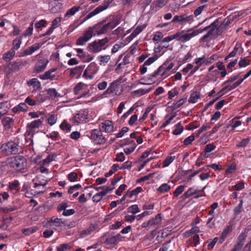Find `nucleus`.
Here are the masks:
<instances>
[{
  "label": "nucleus",
  "instance_id": "35",
  "mask_svg": "<svg viewBox=\"0 0 251 251\" xmlns=\"http://www.w3.org/2000/svg\"><path fill=\"white\" fill-rule=\"evenodd\" d=\"M197 190H193L192 188H189L186 192H185L182 195L183 199L188 198L198 193Z\"/></svg>",
  "mask_w": 251,
  "mask_h": 251
},
{
  "label": "nucleus",
  "instance_id": "55",
  "mask_svg": "<svg viewBox=\"0 0 251 251\" xmlns=\"http://www.w3.org/2000/svg\"><path fill=\"white\" fill-rule=\"evenodd\" d=\"M174 66V64L173 63H171L169 64V65L167 67H165V66H164V69H163L162 73L161 74V76L162 77L164 76V77H166V76H167V75H166V74L169 71H170L173 68V67Z\"/></svg>",
  "mask_w": 251,
  "mask_h": 251
},
{
  "label": "nucleus",
  "instance_id": "29",
  "mask_svg": "<svg viewBox=\"0 0 251 251\" xmlns=\"http://www.w3.org/2000/svg\"><path fill=\"white\" fill-rule=\"evenodd\" d=\"M200 98V94L197 91H194L191 94L188 99V102L191 103H195L197 102L198 100Z\"/></svg>",
  "mask_w": 251,
  "mask_h": 251
},
{
  "label": "nucleus",
  "instance_id": "44",
  "mask_svg": "<svg viewBox=\"0 0 251 251\" xmlns=\"http://www.w3.org/2000/svg\"><path fill=\"white\" fill-rule=\"evenodd\" d=\"M171 189V187L167 183H163L157 189V191L161 193H164L168 192Z\"/></svg>",
  "mask_w": 251,
  "mask_h": 251
},
{
  "label": "nucleus",
  "instance_id": "27",
  "mask_svg": "<svg viewBox=\"0 0 251 251\" xmlns=\"http://www.w3.org/2000/svg\"><path fill=\"white\" fill-rule=\"evenodd\" d=\"M145 27L146 26L144 25L138 26L133 30V32L129 35V38H130V40H132L137 35L143 31V30L145 28Z\"/></svg>",
  "mask_w": 251,
  "mask_h": 251
},
{
  "label": "nucleus",
  "instance_id": "45",
  "mask_svg": "<svg viewBox=\"0 0 251 251\" xmlns=\"http://www.w3.org/2000/svg\"><path fill=\"white\" fill-rule=\"evenodd\" d=\"M93 32V28H92V27H89L88 30L84 32L83 36L85 38V39H86V40L88 41L92 38Z\"/></svg>",
  "mask_w": 251,
  "mask_h": 251
},
{
  "label": "nucleus",
  "instance_id": "38",
  "mask_svg": "<svg viewBox=\"0 0 251 251\" xmlns=\"http://www.w3.org/2000/svg\"><path fill=\"white\" fill-rule=\"evenodd\" d=\"M142 191L141 187H137L132 191H128L126 193L128 194V198H131L134 196H137Z\"/></svg>",
  "mask_w": 251,
  "mask_h": 251
},
{
  "label": "nucleus",
  "instance_id": "19",
  "mask_svg": "<svg viewBox=\"0 0 251 251\" xmlns=\"http://www.w3.org/2000/svg\"><path fill=\"white\" fill-rule=\"evenodd\" d=\"M163 215L161 213H158L154 218H151L150 221L152 227L158 226L161 224Z\"/></svg>",
  "mask_w": 251,
  "mask_h": 251
},
{
  "label": "nucleus",
  "instance_id": "53",
  "mask_svg": "<svg viewBox=\"0 0 251 251\" xmlns=\"http://www.w3.org/2000/svg\"><path fill=\"white\" fill-rule=\"evenodd\" d=\"M210 128V126L207 125H202L201 128L195 132V135L196 137H199L200 135L203 132L206 131L208 129Z\"/></svg>",
  "mask_w": 251,
  "mask_h": 251
},
{
  "label": "nucleus",
  "instance_id": "33",
  "mask_svg": "<svg viewBox=\"0 0 251 251\" xmlns=\"http://www.w3.org/2000/svg\"><path fill=\"white\" fill-rule=\"evenodd\" d=\"M80 9V6H73L69 9L65 13V17H70L74 15L77 11Z\"/></svg>",
  "mask_w": 251,
  "mask_h": 251
},
{
  "label": "nucleus",
  "instance_id": "41",
  "mask_svg": "<svg viewBox=\"0 0 251 251\" xmlns=\"http://www.w3.org/2000/svg\"><path fill=\"white\" fill-rule=\"evenodd\" d=\"M250 141L251 137H250L246 138H244L241 140V141L237 144L236 147L237 148H245L247 146Z\"/></svg>",
  "mask_w": 251,
  "mask_h": 251
},
{
  "label": "nucleus",
  "instance_id": "25",
  "mask_svg": "<svg viewBox=\"0 0 251 251\" xmlns=\"http://www.w3.org/2000/svg\"><path fill=\"white\" fill-rule=\"evenodd\" d=\"M122 92V87L120 85H115L114 83H111V94L119 95Z\"/></svg>",
  "mask_w": 251,
  "mask_h": 251
},
{
  "label": "nucleus",
  "instance_id": "61",
  "mask_svg": "<svg viewBox=\"0 0 251 251\" xmlns=\"http://www.w3.org/2000/svg\"><path fill=\"white\" fill-rule=\"evenodd\" d=\"M17 209V207L16 206H14L13 207H0V212L3 213H8L9 212H11L15 211Z\"/></svg>",
  "mask_w": 251,
  "mask_h": 251
},
{
  "label": "nucleus",
  "instance_id": "4",
  "mask_svg": "<svg viewBox=\"0 0 251 251\" xmlns=\"http://www.w3.org/2000/svg\"><path fill=\"white\" fill-rule=\"evenodd\" d=\"M18 143L13 141H9L6 144L2 145L0 149L3 154L5 155H9L11 154L18 153Z\"/></svg>",
  "mask_w": 251,
  "mask_h": 251
},
{
  "label": "nucleus",
  "instance_id": "49",
  "mask_svg": "<svg viewBox=\"0 0 251 251\" xmlns=\"http://www.w3.org/2000/svg\"><path fill=\"white\" fill-rule=\"evenodd\" d=\"M246 236L244 235V234L241 233L238 237L239 241L235 246L237 247H240V249H241L243 245H244V242L246 240Z\"/></svg>",
  "mask_w": 251,
  "mask_h": 251
},
{
  "label": "nucleus",
  "instance_id": "59",
  "mask_svg": "<svg viewBox=\"0 0 251 251\" xmlns=\"http://www.w3.org/2000/svg\"><path fill=\"white\" fill-rule=\"evenodd\" d=\"M243 201L242 200H241L240 201L239 203L234 208V214L235 215H237L239 214L241 212L242 209V207H243Z\"/></svg>",
  "mask_w": 251,
  "mask_h": 251
},
{
  "label": "nucleus",
  "instance_id": "28",
  "mask_svg": "<svg viewBox=\"0 0 251 251\" xmlns=\"http://www.w3.org/2000/svg\"><path fill=\"white\" fill-rule=\"evenodd\" d=\"M39 228L36 226H31L27 228H23L22 233L26 236H28L37 231Z\"/></svg>",
  "mask_w": 251,
  "mask_h": 251
},
{
  "label": "nucleus",
  "instance_id": "20",
  "mask_svg": "<svg viewBox=\"0 0 251 251\" xmlns=\"http://www.w3.org/2000/svg\"><path fill=\"white\" fill-rule=\"evenodd\" d=\"M152 90L151 88H150L148 89L145 90L144 89H139L138 90H135L131 92V96L135 97H139L141 96H143L146 94L149 93Z\"/></svg>",
  "mask_w": 251,
  "mask_h": 251
},
{
  "label": "nucleus",
  "instance_id": "62",
  "mask_svg": "<svg viewBox=\"0 0 251 251\" xmlns=\"http://www.w3.org/2000/svg\"><path fill=\"white\" fill-rule=\"evenodd\" d=\"M77 178V174L75 172H71L68 176V179L71 182H75L76 181Z\"/></svg>",
  "mask_w": 251,
  "mask_h": 251
},
{
  "label": "nucleus",
  "instance_id": "43",
  "mask_svg": "<svg viewBox=\"0 0 251 251\" xmlns=\"http://www.w3.org/2000/svg\"><path fill=\"white\" fill-rule=\"evenodd\" d=\"M176 129L173 131V134L174 135H178L180 134L182 131H183L184 127L183 126L181 125L180 122L177 124L176 126Z\"/></svg>",
  "mask_w": 251,
  "mask_h": 251
},
{
  "label": "nucleus",
  "instance_id": "52",
  "mask_svg": "<svg viewBox=\"0 0 251 251\" xmlns=\"http://www.w3.org/2000/svg\"><path fill=\"white\" fill-rule=\"evenodd\" d=\"M207 5H203L201 6H200L198 7L197 8H196L194 11V15L195 17H197L201 15L202 11L204 10V9L206 8H207Z\"/></svg>",
  "mask_w": 251,
  "mask_h": 251
},
{
  "label": "nucleus",
  "instance_id": "64",
  "mask_svg": "<svg viewBox=\"0 0 251 251\" xmlns=\"http://www.w3.org/2000/svg\"><path fill=\"white\" fill-rule=\"evenodd\" d=\"M216 149V146L213 144H207L204 149L205 154L210 152Z\"/></svg>",
  "mask_w": 251,
  "mask_h": 251
},
{
  "label": "nucleus",
  "instance_id": "12",
  "mask_svg": "<svg viewBox=\"0 0 251 251\" xmlns=\"http://www.w3.org/2000/svg\"><path fill=\"white\" fill-rule=\"evenodd\" d=\"M57 70V68H52L47 71L43 75H40L39 78L42 80L50 79V80H57L58 78H56L54 75L52 73L55 72Z\"/></svg>",
  "mask_w": 251,
  "mask_h": 251
},
{
  "label": "nucleus",
  "instance_id": "5",
  "mask_svg": "<svg viewBox=\"0 0 251 251\" xmlns=\"http://www.w3.org/2000/svg\"><path fill=\"white\" fill-rule=\"evenodd\" d=\"M199 29H190L188 30L187 33H184V31L176 32V34L179 35L178 40L182 43L186 42L189 41L193 37L198 35L200 34Z\"/></svg>",
  "mask_w": 251,
  "mask_h": 251
},
{
  "label": "nucleus",
  "instance_id": "6",
  "mask_svg": "<svg viewBox=\"0 0 251 251\" xmlns=\"http://www.w3.org/2000/svg\"><path fill=\"white\" fill-rule=\"evenodd\" d=\"M108 42V39L107 37L102 40H99L98 41L95 40L88 45L87 49L93 53H96L100 51L101 50L100 48L105 45Z\"/></svg>",
  "mask_w": 251,
  "mask_h": 251
},
{
  "label": "nucleus",
  "instance_id": "34",
  "mask_svg": "<svg viewBox=\"0 0 251 251\" xmlns=\"http://www.w3.org/2000/svg\"><path fill=\"white\" fill-rule=\"evenodd\" d=\"M109 27L110 22L107 23L105 25H104L103 24L99 30H96V33L98 35H101L102 34H104L107 32Z\"/></svg>",
  "mask_w": 251,
  "mask_h": 251
},
{
  "label": "nucleus",
  "instance_id": "2",
  "mask_svg": "<svg viewBox=\"0 0 251 251\" xmlns=\"http://www.w3.org/2000/svg\"><path fill=\"white\" fill-rule=\"evenodd\" d=\"M220 23V19H217L209 25L203 28H199L200 33H201L204 31H207V33L203 36L200 39L201 42H205L207 41L209 38L214 39L216 36H219L220 34H218V29H221L219 26Z\"/></svg>",
  "mask_w": 251,
  "mask_h": 251
},
{
  "label": "nucleus",
  "instance_id": "1",
  "mask_svg": "<svg viewBox=\"0 0 251 251\" xmlns=\"http://www.w3.org/2000/svg\"><path fill=\"white\" fill-rule=\"evenodd\" d=\"M110 132V120H105L102 122L99 127V129H95L91 131L89 138L97 144H102L106 140Z\"/></svg>",
  "mask_w": 251,
  "mask_h": 251
},
{
  "label": "nucleus",
  "instance_id": "11",
  "mask_svg": "<svg viewBox=\"0 0 251 251\" xmlns=\"http://www.w3.org/2000/svg\"><path fill=\"white\" fill-rule=\"evenodd\" d=\"M106 4L104 5H100L98 7H97L96 9H95L93 11L89 13L86 17V19H88L93 17L94 16L98 14L100 12L103 11L106 9L108 7L109 4H110V0H106Z\"/></svg>",
  "mask_w": 251,
  "mask_h": 251
},
{
  "label": "nucleus",
  "instance_id": "40",
  "mask_svg": "<svg viewBox=\"0 0 251 251\" xmlns=\"http://www.w3.org/2000/svg\"><path fill=\"white\" fill-rule=\"evenodd\" d=\"M72 126L71 124L68 123L65 120L63 121V122L60 125V128L64 131H66L67 132H69L71 131Z\"/></svg>",
  "mask_w": 251,
  "mask_h": 251
},
{
  "label": "nucleus",
  "instance_id": "22",
  "mask_svg": "<svg viewBox=\"0 0 251 251\" xmlns=\"http://www.w3.org/2000/svg\"><path fill=\"white\" fill-rule=\"evenodd\" d=\"M84 67V65L79 66H76L74 68L71 69L70 73V75L72 77L75 76V75H80L82 73Z\"/></svg>",
  "mask_w": 251,
  "mask_h": 251
},
{
  "label": "nucleus",
  "instance_id": "46",
  "mask_svg": "<svg viewBox=\"0 0 251 251\" xmlns=\"http://www.w3.org/2000/svg\"><path fill=\"white\" fill-rule=\"evenodd\" d=\"M127 211L133 214H135L140 212L137 204H133L127 208Z\"/></svg>",
  "mask_w": 251,
  "mask_h": 251
},
{
  "label": "nucleus",
  "instance_id": "36",
  "mask_svg": "<svg viewBox=\"0 0 251 251\" xmlns=\"http://www.w3.org/2000/svg\"><path fill=\"white\" fill-rule=\"evenodd\" d=\"M130 143L131 145H129V147L126 148L124 149V152L127 155L132 153L135 150L137 146L134 141H132Z\"/></svg>",
  "mask_w": 251,
  "mask_h": 251
},
{
  "label": "nucleus",
  "instance_id": "57",
  "mask_svg": "<svg viewBox=\"0 0 251 251\" xmlns=\"http://www.w3.org/2000/svg\"><path fill=\"white\" fill-rule=\"evenodd\" d=\"M56 156V155L55 154L52 155H49L46 159L43 160V165H45L49 164L50 162H51L54 160V158Z\"/></svg>",
  "mask_w": 251,
  "mask_h": 251
},
{
  "label": "nucleus",
  "instance_id": "21",
  "mask_svg": "<svg viewBox=\"0 0 251 251\" xmlns=\"http://www.w3.org/2000/svg\"><path fill=\"white\" fill-rule=\"evenodd\" d=\"M200 232V228L197 226H192V228L185 231L183 234V237L185 238H187L192 235L197 234V233Z\"/></svg>",
  "mask_w": 251,
  "mask_h": 251
},
{
  "label": "nucleus",
  "instance_id": "8",
  "mask_svg": "<svg viewBox=\"0 0 251 251\" xmlns=\"http://www.w3.org/2000/svg\"><path fill=\"white\" fill-rule=\"evenodd\" d=\"M88 109H81L79 110L73 119V122L77 125L82 123H85L88 119Z\"/></svg>",
  "mask_w": 251,
  "mask_h": 251
},
{
  "label": "nucleus",
  "instance_id": "26",
  "mask_svg": "<svg viewBox=\"0 0 251 251\" xmlns=\"http://www.w3.org/2000/svg\"><path fill=\"white\" fill-rule=\"evenodd\" d=\"M15 51L13 49H10L9 51L3 54L2 59L6 61L11 60L15 56Z\"/></svg>",
  "mask_w": 251,
  "mask_h": 251
},
{
  "label": "nucleus",
  "instance_id": "23",
  "mask_svg": "<svg viewBox=\"0 0 251 251\" xmlns=\"http://www.w3.org/2000/svg\"><path fill=\"white\" fill-rule=\"evenodd\" d=\"M27 84L28 86H33V87L36 88V90L41 88L40 82L36 78H33L27 81Z\"/></svg>",
  "mask_w": 251,
  "mask_h": 251
},
{
  "label": "nucleus",
  "instance_id": "14",
  "mask_svg": "<svg viewBox=\"0 0 251 251\" xmlns=\"http://www.w3.org/2000/svg\"><path fill=\"white\" fill-rule=\"evenodd\" d=\"M14 120L9 117H4L1 121L2 124L5 130H9L14 125Z\"/></svg>",
  "mask_w": 251,
  "mask_h": 251
},
{
  "label": "nucleus",
  "instance_id": "58",
  "mask_svg": "<svg viewBox=\"0 0 251 251\" xmlns=\"http://www.w3.org/2000/svg\"><path fill=\"white\" fill-rule=\"evenodd\" d=\"M19 182L18 180H15L12 182H10L8 188L10 190H16L19 186Z\"/></svg>",
  "mask_w": 251,
  "mask_h": 251
},
{
  "label": "nucleus",
  "instance_id": "10",
  "mask_svg": "<svg viewBox=\"0 0 251 251\" xmlns=\"http://www.w3.org/2000/svg\"><path fill=\"white\" fill-rule=\"evenodd\" d=\"M48 62V60L46 58L39 59L34 66V72L38 74L43 72L46 69Z\"/></svg>",
  "mask_w": 251,
  "mask_h": 251
},
{
  "label": "nucleus",
  "instance_id": "3",
  "mask_svg": "<svg viewBox=\"0 0 251 251\" xmlns=\"http://www.w3.org/2000/svg\"><path fill=\"white\" fill-rule=\"evenodd\" d=\"M9 163L10 167L17 172L23 173L26 171L27 161L23 156L17 155L14 157Z\"/></svg>",
  "mask_w": 251,
  "mask_h": 251
},
{
  "label": "nucleus",
  "instance_id": "56",
  "mask_svg": "<svg viewBox=\"0 0 251 251\" xmlns=\"http://www.w3.org/2000/svg\"><path fill=\"white\" fill-rule=\"evenodd\" d=\"M71 249V247L68 244H62L57 247V251H68Z\"/></svg>",
  "mask_w": 251,
  "mask_h": 251
},
{
  "label": "nucleus",
  "instance_id": "42",
  "mask_svg": "<svg viewBox=\"0 0 251 251\" xmlns=\"http://www.w3.org/2000/svg\"><path fill=\"white\" fill-rule=\"evenodd\" d=\"M85 84L83 82H79L76 84L73 89V92L75 95H78L80 91L82 90Z\"/></svg>",
  "mask_w": 251,
  "mask_h": 251
},
{
  "label": "nucleus",
  "instance_id": "50",
  "mask_svg": "<svg viewBox=\"0 0 251 251\" xmlns=\"http://www.w3.org/2000/svg\"><path fill=\"white\" fill-rule=\"evenodd\" d=\"M169 1V0H156L155 1V7L162 8L168 3Z\"/></svg>",
  "mask_w": 251,
  "mask_h": 251
},
{
  "label": "nucleus",
  "instance_id": "37",
  "mask_svg": "<svg viewBox=\"0 0 251 251\" xmlns=\"http://www.w3.org/2000/svg\"><path fill=\"white\" fill-rule=\"evenodd\" d=\"M187 99L186 98H183L181 99L178 101H177L176 102H174L173 103L171 107L173 109V110H176L180 107L181 105H182L186 101Z\"/></svg>",
  "mask_w": 251,
  "mask_h": 251
},
{
  "label": "nucleus",
  "instance_id": "63",
  "mask_svg": "<svg viewBox=\"0 0 251 251\" xmlns=\"http://www.w3.org/2000/svg\"><path fill=\"white\" fill-rule=\"evenodd\" d=\"M184 187L183 185L178 186L174 192V196L175 197H178L184 191Z\"/></svg>",
  "mask_w": 251,
  "mask_h": 251
},
{
  "label": "nucleus",
  "instance_id": "54",
  "mask_svg": "<svg viewBox=\"0 0 251 251\" xmlns=\"http://www.w3.org/2000/svg\"><path fill=\"white\" fill-rule=\"evenodd\" d=\"M158 59V56L154 54L153 56L149 57L144 63V66H149Z\"/></svg>",
  "mask_w": 251,
  "mask_h": 251
},
{
  "label": "nucleus",
  "instance_id": "60",
  "mask_svg": "<svg viewBox=\"0 0 251 251\" xmlns=\"http://www.w3.org/2000/svg\"><path fill=\"white\" fill-rule=\"evenodd\" d=\"M236 170V166L234 163H232L227 166L226 170V174H232Z\"/></svg>",
  "mask_w": 251,
  "mask_h": 251
},
{
  "label": "nucleus",
  "instance_id": "24",
  "mask_svg": "<svg viewBox=\"0 0 251 251\" xmlns=\"http://www.w3.org/2000/svg\"><path fill=\"white\" fill-rule=\"evenodd\" d=\"M125 237L123 236L120 233L111 236V244H117L120 242L125 241Z\"/></svg>",
  "mask_w": 251,
  "mask_h": 251
},
{
  "label": "nucleus",
  "instance_id": "13",
  "mask_svg": "<svg viewBox=\"0 0 251 251\" xmlns=\"http://www.w3.org/2000/svg\"><path fill=\"white\" fill-rule=\"evenodd\" d=\"M192 17V16H186V15H182L180 16L176 15L174 16L171 23H186L191 20Z\"/></svg>",
  "mask_w": 251,
  "mask_h": 251
},
{
  "label": "nucleus",
  "instance_id": "7",
  "mask_svg": "<svg viewBox=\"0 0 251 251\" xmlns=\"http://www.w3.org/2000/svg\"><path fill=\"white\" fill-rule=\"evenodd\" d=\"M27 64L26 61H23L18 60L16 61L10 62L7 65V67L9 69V72H16L22 69Z\"/></svg>",
  "mask_w": 251,
  "mask_h": 251
},
{
  "label": "nucleus",
  "instance_id": "15",
  "mask_svg": "<svg viewBox=\"0 0 251 251\" xmlns=\"http://www.w3.org/2000/svg\"><path fill=\"white\" fill-rule=\"evenodd\" d=\"M232 231V226L231 225L227 226L223 230L222 232L221 233L220 237V241L219 243L220 244H222L223 242L225 241L226 237L227 236L228 234L231 232Z\"/></svg>",
  "mask_w": 251,
  "mask_h": 251
},
{
  "label": "nucleus",
  "instance_id": "48",
  "mask_svg": "<svg viewBox=\"0 0 251 251\" xmlns=\"http://www.w3.org/2000/svg\"><path fill=\"white\" fill-rule=\"evenodd\" d=\"M48 94L51 97H53L54 98L60 97V94H59L55 89L54 88H50L48 90Z\"/></svg>",
  "mask_w": 251,
  "mask_h": 251
},
{
  "label": "nucleus",
  "instance_id": "51",
  "mask_svg": "<svg viewBox=\"0 0 251 251\" xmlns=\"http://www.w3.org/2000/svg\"><path fill=\"white\" fill-rule=\"evenodd\" d=\"M175 156L167 157L163 162V167H168L175 159Z\"/></svg>",
  "mask_w": 251,
  "mask_h": 251
},
{
  "label": "nucleus",
  "instance_id": "31",
  "mask_svg": "<svg viewBox=\"0 0 251 251\" xmlns=\"http://www.w3.org/2000/svg\"><path fill=\"white\" fill-rule=\"evenodd\" d=\"M74 222L69 223L68 220H63L61 219V226H60L61 229H67V228H71L74 226Z\"/></svg>",
  "mask_w": 251,
  "mask_h": 251
},
{
  "label": "nucleus",
  "instance_id": "17",
  "mask_svg": "<svg viewBox=\"0 0 251 251\" xmlns=\"http://www.w3.org/2000/svg\"><path fill=\"white\" fill-rule=\"evenodd\" d=\"M98 71V67L95 62L90 63L85 70L83 76H86L87 73L96 74Z\"/></svg>",
  "mask_w": 251,
  "mask_h": 251
},
{
  "label": "nucleus",
  "instance_id": "32",
  "mask_svg": "<svg viewBox=\"0 0 251 251\" xmlns=\"http://www.w3.org/2000/svg\"><path fill=\"white\" fill-rule=\"evenodd\" d=\"M22 37L19 36L17 38H16L13 41V44L12 46L13 47L11 49L13 50H18L20 48V45L22 43Z\"/></svg>",
  "mask_w": 251,
  "mask_h": 251
},
{
  "label": "nucleus",
  "instance_id": "39",
  "mask_svg": "<svg viewBox=\"0 0 251 251\" xmlns=\"http://www.w3.org/2000/svg\"><path fill=\"white\" fill-rule=\"evenodd\" d=\"M129 128L126 126L123 127L121 130L116 135L115 138L112 139L111 138V142H112L115 141L116 138H120L123 137L124 134L129 131Z\"/></svg>",
  "mask_w": 251,
  "mask_h": 251
},
{
  "label": "nucleus",
  "instance_id": "9",
  "mask_svg": "<svg viewBox=\"0 0 251 251\" xmlns=\"http://www.w3.org/2000/svg\"><path fill=\"white\" fill-rule=\"evenodd\" d=\"M166 65L165 63H164L163 65L160 66L156 71H155L152 74H150L148 75L147 77H144L142 78L141 80H146L147 81L149 82L148 84H151L152 83H154L155 82L154 79V77H156L158 75L161 74V73L163 71L164 69V66Z\"/></svg>",
  "mask_w": 251,
  "mask_h": 251
},
{
  "label": "nucleus",
  "instance_id": "30",
  "mask_svg": "<svg viewBox=\"0 0 251 251\" xmlns=\"http://www.w3.org/2000/svg\"><path fill=\"white\" fill-rule=\"evenodd\" d=\"M44 119V117H42L40 119L34 120V121H32L31 123H30V124H28V126H30V127L33 128L34 129L35 128H38L40 126L42 125Z\"/></svg>",
  "mask_w": 251,
  "mask_h": 251
},
{
  "label": "nucleus",
  "instance_id": "18",
  "mask_svg": "<svg viewBox=\"0 0 251 251\" xmlns=\"http://www.w3.org/2000/svg\"><path fill=\"white\" fill-rule=\"evenodd\" d=\"M123 28L119 27L113 31L112 33H111V40L113 39L114 41H116L121 37H123L125 35H123Z\"/></svg>",
  "mask_w": 251,
  "mask_h": 251
},
{
  "label": "nucleus",
  "instance_id": "16",
  "mask_svg": "<svg viewBox=\"0 0 251 251\" xmlns=\"http://www.w3.org/2000/svg\"><path fill=\"white\" fill-rule=\"evenodd\" d=\"M219 19H220L219 26L221 29H218V32L219 34H221L226 29V27L231 24V20L229 18L225 19L224 21H223L221 18Z\"/></svg>",
  "mask_w": 251,
  "mask_h": 251
},
{
  "label": "nucleus",
  "instance_id": "47",
  "mask_svg": "<svg viewBox=\"0 0 251 251\" xmlns=\"http://www.w3.org/2000/svg\"><path fill=\"white\" fill-rule=\"evenodd\" d=\"M251 61L245 58H241L240 60L238 62V65L240 68L246 67L250 64Z\"/></svg>",
  "mask_w": 251,
  "mask_h": 251
}]
</instances>
